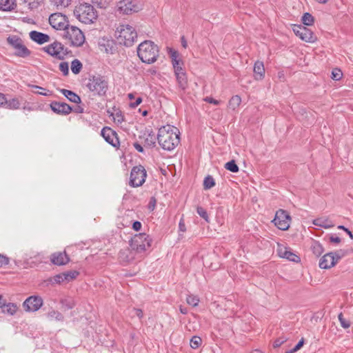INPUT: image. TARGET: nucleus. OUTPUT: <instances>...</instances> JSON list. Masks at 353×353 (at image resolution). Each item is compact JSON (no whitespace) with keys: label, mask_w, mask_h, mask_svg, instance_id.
Listing matches in <instances>:
<instances>
[{"label":"nucleus","mask_w":353,"mask_h":353,"mask_svg":"<svg viewBox=\"0 0 353 353\" xmlns=\"http://www.w3.org/2000/svg\"><path fill=\"white\" fill-rule=\"evenodd\" d=\"M180 132L177 128L166 125L159 129L157 134L158 143L162 149L167 151L173 150L180 142Z\"/></svg>","instance_id":"obj_1"},{"label":"nucleus","mask_w":353,"mask_h":353,"mask_svg":"<svg viewBox=\"0 0 353 353\" xmlns=\"http://www.w3.org/2000/svg\"><path fill=\"white\" fill-rule=\"evenodd\" d=\"M159 47L153 41H144L137 48V54L142 62L150 64L159 57Z\"/></svg>","instance_id":"obj_2"},{"label":"nucleus","mask_w":353,"mask_h":353,"mask_svg":"<svg viewBox=\"0 0 353 353\" xmlns=\"http://www.w3.org/2000/svg\"><path fill=\"white\" fill-rule=\"evenodd\" d=\"M77 19L85 24L94 23L98 17L97 11L93 6L88 3H80L74 10Z\"/></svg>","instance_id":"obj_3"},{"label":"nucleus","mask_w":353,"mask_h":353,"mask_svg":"<svg viewBox=\"0 0 353 353\" xmlns=\"http://www.w3.org/2000/svg\"><path fill=\"white\" fill-rule=\"evenodd\" d=\"M115 35L118 42L127 47L132 46L137 38V33L134 28L128 24L119 25L117 28Z\"/></svg>","instance_id":"obj_4"},{"label":"nucleus","mask_w":353,"mask_h":353,"mask_svg":"<svg viewBox=\"0 0 353 353\" xmlns=\"http://www.w3.org/2000/svg\"><path fill=\"white\" fill-rule=\"evenodd\" d=\"M86 87L94 95L104 96L108 90V82L101 75L90 77Z\"/></svg>","instance_id":"obj_5"},{"label":"nucleus","mask_w":353,"mask_h":353,"mask_svg":"<svg viewBox=\"0 0 353 353\" xmlns=\"http://www.w3.org/2000/svg\"><path fill=\"white\" fill-rule=\"evenodd\" d=\"M152 242V240L149 235L139 233L132 238L130 245L137 253H142L151 247Z\"/></svg>","instance_id":"obj_6"},{"label":"nucleus","mask_w":353,"mask_h":353,"mask_svg":"<svg viewBox=\"0 0 353 353\" xmlns=\"http://www.w3.org/2000/svg\"><path fill=\"white\" fill-rule=\"evenodd\" d=\"M64 37L71 46H81L85 42V36L83 32L77 27L69 25L64 31Z\"/></svg>","instance_id":"obj_7"},{"label":"nucleus","mask_w":353,"mask_h":353,"mask_svg":"<svg viewBox=\"0 0 353 353\" xmlns=\"http://www.w3.org/2000/svg\"><path fill=\"white\" fill-rule=\"evenodd\" d=\"M142 9V6L137 0H121L117 3V10L123 14H132Z\"/></svg>","instance_id":"obj_8"},{"label":"nucleus","mask_w":353,"mask_h":353,"mask_svg":"<svg viewBox=\"0 0 353 353\" xmlns=\"http://www.w3.org/2000/svg\"><path fill=\"white\" fill-rule=\"evenodd\" d=\"M146 170L143 165H137L132 168L130 172V185L139 187L145 181Z\"/></svg>","instance_id":"obj_9"},{"label":"nucleus","mask_w":353,"mask_h":353,"mask_svg":"<svg viewBox=\"0 0 353 353\" xmlns=\"http://www.w3.org/2000/svg\"><path fill=\"white\" fill-rule=\"evenodd\" d=\"M43 50L50 55L59 60L64 59L65 56L69 52L68 49L65 48L64 46L58 41H55L48 45V46L43 48Z\"/></svg>","instance_id":"obj_10"},{"label":"nucleus","mask_w":353,"mask_h":353,"mask_svg":"<svg viewBox=\"0 0 353 353\" xmlns=\"http://www.w3.org/2000/svg\"><path fill=\"white\" fill-rule=\"evenodd\" d=\"M290 221L291 219L288 212L280 209L276 211L273 222L279 230H287L290 228Z\"/></svg>","instance_id":"obj_11"},{"label":"nucleus","mask_w":353,"mask_h":353,"mask_svg":"<svg viewBox=\"0 0 353 353\" xmlns=\"http://www.w3.org/2000/svg\"><path fill=\"white\" fill-rule=\"evenodd\" d=\"M43 301L39 296H30L23 303L26 312H34L38 311L43 305Z\"/></svg>","instance_id":"obj_12"},{"label":"nucleus","mask_w":353,"mask_h":353,"mask_svg":"<svg viewBox=\"0 0 353 353\" xmlns=\"http://www.w3.org/2000/svg\"><path fill=\"white\" fill-rule=\"evenodd\" d=\"M49 23L56 30H63L69 26L65 19V16L61 13H53L49 17Z\"/></svg>","instance_id":"obj_13"},{"label":"nucleus","mask_w":353,"mask_h":353,"mask_svg":"<svg viewBox=\"0 0 353 353\" xmlns=\"http://www.w3.org/2000/svg\"><path fill=\"white\" fill-rule=\"evenodd\" d=\"M101 134L109 144L114 148L119 145V138L117 132L109 127H104L101 131Z\"/></svg>","instance_id":"obj_14"},{"label":"nucleus","mask_w":353,"mask_h":353,"mask_svg":"<svg viewBox=\"0 0 353 353\" xmlns=\"http://www.w3.org/2000/svg\"><path fill=\"white\" fill-rule=\"evenodd\" d=\"M50 106L54 112L61 115H68L72 110V107L64 102L52 101Z\"/></svg>","instance_id":"obj_15"},{"label":"nucleus","mask_w":353,"mask_h":353,"mask_svg":"<svg viewBox=\"0 0 353 353\" xmlns=\"http://www.w3.org/2000/svg\"><path fill=\"white\" fill-rule=\"evenodd\" d=\"M277 252L279 256L281 258L286 259L293 262L300 261V257L286 247L279 245Z\"/></svg>","instance_id":"obj_16"},{"label":"nucleus","mask_w":353,"mask_h":353,"mask_svg":"<svg viewBox=\"0 0 353 353\" xmlns=\"http://www.w3.org/2000/svg\"><path fill=\"white\" fill-rule=\"evenodd\" d=\"M70 261V258L65 252H59L51 254L50 261L56 265H64Z\"/></svg>","instance_id":"obj_17"},{"label":"nucleus","mask_w":353,"mask_h":353,"mask_svg":"<svg viewBox=\"0 0 353 353\" xmlns=\"http://www.w3.org/2000/svg\"><path fill=\"white\" fill-rule=\"evenodd\" d=\"M139 139H143L142 143L144 147L152 148L156 146V137L154 133L150 131H146L143 133V136H140Z\"/></svg>","instance_id":"obj_18"},{"label":"nucleus","mask_w":353,"mask_h":353,"mask_svg":"<svg viewBox=\"0 0 353 353\" xmlns=\"http://www.w3.org/2000/svg\"><path fill=\"white\" fill-rule=\"evenodd\" d=\"M29 35L33 41L40 45L50 41V36L48 34L36 30L31 31Z\"/></svg>","instance_id":"obj_19"},{"label":"nucleus","mask_w":353,"mask_h":353,"mask_svg":"<svg viewBox=\"0 0 353 353\" xmlns=\"http://www.w3.org/2000/svg\"><path fill=\"white\" fill-rule=\"evenodd\" d=\"M331 252L324 254L319 261V266L321 269H330L336 265V261L332 259Z\"/></svg>","instance_id":"obj_20"},{"label":"nucleus","mask_w":353,"mask_h":353,"mask_svg":"<svg viewBox=\"0 0 353 353\" xmlns=\"http://www.w3.org/2000/svg\"><path fill=\"white\" fill-rule=\"evenodd\" d=\"M292 30L301 40L306 42L309 41L308 30L306 27L294 24L292 26Z\"/></svg>","instance_id":"obj_21"},{"label":"nucleus","mask_w":353,"mask_h":353,"mask_svg":"<svg viewBox=\"0 0 353 353\" xmlns=\"http://www.w3.org/2000/svg\"><path fill=\"white\" fill-rule=\"evenodd\" d=\"M59 91L70 101L77 103V104H79L81 102V97L78 94H77L75 92H74L71 90H66V89H60Z\"/></svg>","instance_id":"obj_22"},{"label":"nucleus","mask_w":353,"mask_h":353,"mask_svg":"<svg viewBox=\"0 0 353 353\" xmlns=\"http://www.w3.org/2000/svg\"><path fill=\"white\" fill-rule=\"evenodd\" d=\"M332 254V259L334 261H336V264L344 256L351 254L353 252V249H340L339 250H336L335 252H330Z\"/></svg>","instance_id":"obj_23"},{"label":"nucleus","mask_w":353,"mask_h":353,"mask_svg":"<svg viewBox=\"0 0 353 353\" xmlns=\"http://www.w3.org/2000/svg\"><path fill=\"white\" fill-rule=\"evenodd\" d=\"M254 72L256 80L262 79L265 75L264 65L262 61H257L254 65Z\"/></svg>","instance_id":"obj_24"},{"label":"nucleus","mask_w":353,"mask_h":353,"mask_svg":"<svg viewBox=\"0 0 353 353\" xmlns=\"http://www.w3.org/2000/svg\"><path fill=\"white\" fill-rule=\"evenodd\" d=\"M21 101L19 98H12L7 99L6 98V102L3 103V107L11 110H17L20 108Z\"/></svg>","instance_id":"obj_25"},{"label":"nucleus","mask_w":353,"mask_h":353,"mask_svg":"<svg viewBox=\"0 0 353 353\" xmlns=\"http://www.w3.org/2000/svg\"><path fill=\"white\" fill-rule=\"evenodd\" d=\"M312 223L314 225L319 226L324 228H330L334 227V224L327 219L325 218H318L314 219Z\"/></svg>","instance_id":"obj_26"},{"label":"nucleus","mask_w":353,"mask_h":353,"mask_svg":"<svg viewBox=\"0 0 353 353\" xmlns=\"http://www.w3.org/2000/svg\"><path fill=\"white\" fill-rule=\"evenodd\" d=\"M310 249L316 257L321 256L324 251L323 245L316 241L310 242Z\"/></svg>","instance_id":"obj_27"},{"label":"nucleus","mask_w":353,"mask_h":353,"mask_svg":"<svg viewBox=\"0 0 353 353\" xmlns=\"http://www.w3.org/2000/svg\"><path fill=\"white\" fill-rule=\"evenodd\" d=\"M60 303H61L62 307L65 310H71L76 305V303H75L74 299L72 297H65V298L61 299Z\"/></svg>","instance_id":"obj_28"},{"label":"nucleus","mask_w":353,"mask_h":353,"mask_svg":"<svg viewBox=\"0 0 353 353\" xmlns=\"http://www.w3.org/2000/svg\"><path fill=\"white\" fill-rule=\"evenodd\" d=\"M3 312L4 314H8L9 315H14L16 314L18 307L16 303H6V301H5V305L3 307Z\"/></svg>","instance_id":"obj_29"},{"label":"nucleus","mask_w":353,"mask_h":353,"mask_svg":"<svg viewBox=\"0 0 353 353\" xmlns=\"http://www.w3.org/2000/svg\"><path fill=\"white\" fill-rule=\"evenodd\" d=\"M179 86L185 90L188 86V79L185 72L178 73L175 75Z\"/></svg>","instance_id":"obj_30"},{"label":"nucleus","mask_w":353,"mask_h":353,"mask_svg":"<svg viewBox=\"0 0 353 353\" xmlns=\"http://www.w3.org/2000/svg\"><path fill=\"white\" fill-rule=\"evenodd\" d=\"M47 316L49 319H50V320L54 319L57 321H63V320H64L63 315L59 311L53 310V309H52L51 310H50L48 312Z\"/></svg>","instance_id":"obj_31"},{"label":"nucleus","mask_w":353,"mask_h":353,"mask_svg":"<svg viewBox=\"0 0 353 353\" xmlns=\"http://www.w3.org/2000/svg\"><path fill=\"white\" fill-rule=\"evenodd\" d=\"M7 41L13 48L17 50L21 44L23 43V41L17 36H10L7 38Z\"/></svg>","instance_id":"obj_32"},{"label":"nucleus","mask_w":353,"mask_h":353,"mask_svg":"<svg viewBox=\"0 0 353 353\" xmlns=\"http://www.w3.org/2000/svg\"><path fill=\"white\" fill-rule=\"evenodd\" d=\"M15 55L19 57H27L30 56L31 52L30 50H28L23 43L21 44V46L15 50Z\"/></svg>","instance_id":"obj_33"},{"label":"nucleus","mask_w":353,"mask_h":353,"mask_svg":"<svg viewBox=\"0 0 353 353\" xmlns=\"http://www.w3.org/2000/svg\"><path fill=\"white\" fill-rule=\"evenodd\" d=\"M241 103V99L239 95L233 96L229 101L228 107L234 110Z\"/></svg>","instance_id":"obj_34"},{"label":"nucleus","mask_w":353,"mask_h":353,"mask_svg":"<svg viewBox=\"0 0 353 353\" xmlns=\"http://www.w3.org/2000/svg\"><path fill=\"white\" fill-rule=\"evenodd\" d=\"M32 88L35 89L36 90H32L34 93L42 95V96H50L52 95V92L50 90H46V89L40 87L39 85H30Z\"/></svg>","instance_id":"obj_35"},{"label":"nucleus","mask_w":353,"mask_h":353,"mask_svg":"<svg viewBox=\"0 0 353 353\" xmlns=\"http://www.w3.org/2000/svg\"><path fill=\"white\" fill-rule=\"evenodd\" d=\"M83 65L79 59H74L71 63V70L74 74H78L81 69Z\"/></svg>","instance_id":"obj_36"},{"label":"nucleus","mask_w":353,"mask_h":353,"mask_svg":"<svg viewBox=\"0 0 353 353\" xmlns=\"http://www.w3.org/2000/svg\"><path fill=\"white\" fill-rule=\"evenodd\" d=\"M0 8L4 11L11 10L14 8L12 0H0Z\"/></svg>","instance_id":"obj_37"},{"label":"nucleus","mask_w":353,"mask_h":353,"mask_svg":"<svg viewBox=\"0 0 353 353\" xmlns=\"http://www.w3.org/2000/svg\"><path fill=\"white\" fill-rule=\"evenodd\" d=\"M214 185H215V181L212 176L208 175L206 177H205L204 181H203V188L205 190L211 189Z\"/></svg>","instance_id":"obj_38"},{"label":"nucleus","mask_w":353,"mask_h":353,"mask_svg":"<svg viewBox=\"0 0 353 353\" xmlns=\"http://www.w3.org/2000/svg\"><path fill=\"white\" fill-rule=\"evenodd\" d=\"M71 0H51L52 4L57 8V9L65 8L69 6Z\"/></svg>","instance_id":"obj_39"},{"label":"nucleus","mask_w":353,"mask_h":353,"mask_svg":"<svg viewBox=\"0 0 353 353\" xmlns=\"http://www.w3.org/2000/svg\"><path fill=\"white\" fill-rule=\"evenodd\" d=\"M63 273L65 276L64 279L68 282L76 279L79 274V272L77 270H70Z\"/></svg>","instance_id":"obj_40"},{"label":"nucleus","mask_w":353,"mask_h":353,"mask_svg":"<svg viewBox=\"0 0 353 353\" xmlns=\"http://www.w3.org/2000/svg\"><path fill=\"white\" fill-rule=\"evenodd\" d=\"M225 168L232 172H237L239 171V166L234 160H231L225 164Z\"/></svg>","instance_id":"obj_41"},{"label":"nucleus","mask_w":353,"mask_h":353,"mask_svg":"<svg viewBox=\"0 0 353 353\" xmlns=\"http://www.w3.org/2000/svg\"><path fill=\"white\" fill-rule=\"evenodd\" d=\"M202 343V339L200 336H193L190 339V344L192 348L197 349Z\"/></svg>","instance_id":"obj_42"},{"label":"nucleus","mask_w":353,"mask_h":353,"mask_svg":"<svg viewBox=\"0 0 353 353\" xmlns=\"http://www.w3.org/2000/svg\"><path fill=\"white\" fill-rule=\"evenodd\" d=\"M186 302L190 305L196 307L198 305V304L199 303V299L196 296L188 295L186 298Z\"/></svg>","instance_id":"obj_43"},{"label":"nucleus","mask_w":353,"mask_h":353,"mask_svg":"<svg viewBox=\"0 0 353 353\" xmlns=\"http://www.w3.org/2000/svg\"><path fill=\"white\" fill-rule=\"evenodd\" d=\"M24 2L28 4L30 9L34 10L37 9L41 5L43 0H24Z\"/></svg>","instance_id":"obj_44"},{"label":"nucleus","mask_w":353,"mask_h":353,"mask_svg":"<svg viewBox=\"0 0 353 353\" xmlns=\"http://www.w3.org/2000/svg\"><path fill=\"white\" fill-rule=\"evenodd\" d=\"M342 77H343V73H342V71L339 68H336L332 70V74H331V78L333 80L339 81L342 78Z\"/></svg>","instance_id":"obj_45"},{"label":"nucleus","mask_w":353,"mask_h":353,"mask_svg":"<svg viewBox=\"0 0 353 353\" xmlns=\"http://www.w3.org/2000/svg\"><path fill=\"white\" fill-rule=\"evenodd\" d=\"M196 212L201 217L205 219L208 223L210 221L208 212L203 208L199 206L197 207Z\"/></svg>","instance_id":"obj_46"},{"label":"nucleus","mask_w":353,"mask_h":353,"mask_svg":"<svg viewBox=\"0 0 353 353\" xmlns=\"http://www.w3.org/2000/svg\"><path fill=\"white\" fill-rule=\"evenodd\" d=\"M64 273L59 274L50 279V282L52 283H61L65 281L64 279Z\"/></svg>","instance_id":"obj_47"},{"label":"nucleus","mask_w":353,"mask_h":353,"mask_svg":"<svg viewBox=\"0 0 353 353\" xmlns=\"http://www.w3.org/2000/svg\"><path fill=\"white\" fill-rule=\"evenodd\" d=\"M92 2L101 8H105L108 6L110 0H92Z\"/></svg>","instance_id":"obj_48"},{"label":"nucleus","mask_w":353,"mask_h":353,"mask_svg":"<svg viewBox=\"0 0 353 353\" xmlns=\"http://www.w3.org/2000/svg\"><path fill=\"white\" fill-rule=\"evenodd\" d=\"M59 70L62 72L64 76H67L69 74V65L67 62H61L59 64Z\"/></svg>","instance_id":"obj_49"},{"label":"nucleus","mask_w":353,"mask_h":353,"mask_svg":"<svg viewBox=\"0 0 353 353\" xmlns=\"http://www.w3.org/2000/svg\"><path fill=\"white\" fill-rule=\"evenodd\" d=\"M304 344V339H301L299 343L292 348V349H290V350H286L285 352V353H294L296 352V351H298L299 350L301 349V347H303Z\"/></svg>","instance_id":"obj_50"},{"label":"nucleus","mask_w":353,"mask_h":353,"mask_svg":"<svg viewBox=\"0 0 353 353\" xmlns=\"http://www.w3.org/2000/svg\"><path fill=\"white\" fill-rule=\"evenodd\" d=\"M339 320L340 321L341 325L343 328H348L350 327V321H347L345 319L343 318V315L342 312H341L338 316Z\"/></svg>","instance_id":"obj_51"},{"label":"nucleus","mask_w":353,"mask_h":353,"mask_svg":"<svg viewBox=\"0 0 353 353\" xmlns=\"http://www.w3.org/2000/svg\"><path fill=\"white\" fill-rule=\"evenodd\" d=\"M131 316H137L139 319H141L143 316V312L142 310L138 308H132L130 312Z\"/></svg>","instance_id":"obj_52"},{"label":"nucleus","mask_w":353,"mask_h":353,"mask_svg":"<svg viewBox=\"0 0 353 353\" xmlns=\"http://www.w3.org/2000/svg\"><path fill=\"white\" fill-rule=\"evenodd\" d=\"M287 341V338L284 336L279 337L276 339L273 343L274 347H279Z\"/></svg>","instance_id":"obj_53"},{"label":"nucleus","mask_w":353,"mask_h":353,"mask_svg":"<svg viewBox=\"0 0 353 353\" xmlns=\"http://www.w3.org/2000/svg\"><path fill=\"white\" fill-rule=\"evenodd\" d=\"M10 262L9 258L6 255L0 254V268L7 265Z\"/></svg>","instance_id":"obj_54"},{"label":"nucleus","mask_w":353,"mask_h":353,"mask_svg":"<svg viewBox=\"0 0 353 353\" xmlns=\"http://www.w3.org/2000/svg\"><path fill=\"white\" fill-rule=\"evenodd\" d=\"M168 53L170 54V57L171 58V60L172 59H179V53L176 50L172 49V48H169L168 50Z\"/></svg>","instance_id":"obj_55"},{"label":"nucleus","mask_w":353,"mask_h":353,"mask_svg":"<svg viewBox=\"0 0 353 353\" xmlns=\"http://www.w3.org/2000/svg\"><path fill=\"white\" fill-rule=\"evenodd\" d=\"M114 121L117 122L118 123H121L123 121V116L122 115L121 112H118L115 114L114 116Z\"/></svg>","instance_id":"obj_56"},{"label":"nucleus","mask_w":353,"mask_h":353,"mask_svg":"<svg viewBox=\"0 0 353 353\" xmlns=\"http://www.w3.org/2000/svg\"><path fill=\"white\" fill-rule=\"evenodd\" d=\"M338 228L345 231V233H347L350 238L353 239V234L347 228H345L344 225H339Z\"/></svg>","instance_id":"obj_57"},{"label":"nucleus","mask_w":353,"mask_h":353,"mask_svg":"<svg viewBox=\"0 0 353 353\" xmlns=\"http://www.w3.org/2000/svg\"><path fill=\"white\" fill-rule=\"evenodd\" d=\"M134 148L137 150L139 152L143 153L144 149L143 147L138 142H135L133 143Z\"/></svg>","instance_id":"obj_58"},{"label":"nucleus","mask_w":353,"mask_h":353,"mask_svg":"<svg viewBox=\"0 0 353 353\" xmlns=\"http://www.w3.org/2000/svg\"><path fill=\"white\" fill-rule=\"evenodd\" d=\"M142 102V98L138 97L137 98L136 101L134 102H132L130 103V106L132 108H135L137 107Z\"/></svg>","instance_id":"obj_59"},{"label":"nucleus","mask_w":353,"mask_h":353,"mask_svg":"<svg viewBox=\"0 0 353 353\" xmlns=\"http://www.w3.org/2000/svg\"><path fill=\"white\" fill-rule=\"evenodd\" d=\"M174 74H178V73H182V72H185L184 69L183 68V65H178V66H175L174 68Z\"/></svg>","instance_id":"obj_60"},{"label":"nucleus","mask_w":353,"mask_h":353,"mask_svg":"<svg viewBox=\"0 0 353 353\" xmlns=\"http://www.w3.org/2000/svg\"><path fill=\"white\" fill-rule=\"evenodd\" d=\"M132 228L135 231H139L141 228V223L140 221H136L132 223Z\"/></svg>","instance_id":"obj_61"},{"label":"nucleus","mask_w":353,"mask_h":353,"mask_svg":"<svg viewBox=\"0 0 353 353\" xmlns=\"http://www.w3.org/2000/svg\"><path fill=\"white\" fill-rule=\"evenodd\" d=\"M330 241L331 243L339 244V243H341V239L339 236H334L332 235L330 236Z\"/></svg>","instance_id":"obj_62"},{"label":"nucleus","mask_w":353,"mask_h":353,"mask_svg":"<svg viewBox=\"0 0 353 353\" xmlns=\"http://www.w3.org/2000/svg\"><path fill=\"white\" fill-rule=\"evenodd\" d=\"M205 101L210 103H212V104H214V105H219L220 101L216 100V99H214L212 97H207L205 99Z\"/></svg>","instance_id":"obj_63"},{"label":"nucleus","mask_w":353,"mask_h":353,"mask_svg":"<svg viewBox=\"0 0 353 353\" xmlns=\"http://www.w3.org/2000/svg\"><path fill=\"white\" fill-rule=\"evenodd\" d=\"M303 23L305 26H309V12H305L303 16Z\"/></svg>","instance_id":"obj_64"}]
</instances>
